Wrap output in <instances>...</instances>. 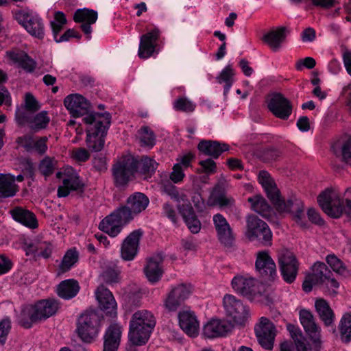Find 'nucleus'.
I'll return each instance as SVG.
<instances>
[{
  "instance_id": "f257e3e1",
  "label": "nucleus",
  "mask_w": 351,
  "mask_h": 351,
  "mask_svg": "<svg viewBox=\"0 0 351 351\" xmlns=\"http://www.w3.org/2000/svg\"><path fill=\"white\" fill-rule=\"evenodd\" d=\"M258 181L263 187L267 197L278 213L291 214L298 225L302 228L306 227V223L303 221L304 205L300 198L295 195H291L287 200L282 199L276 184L266 171L259 172Z\"/></svg>"
},
{
  "instance_id": "f03ea898",
  "label": "nucleus",
  "mask_w": 351,
  "mask_h": 351,
  "mask_svg": "<svg viewBox=\"0 0 351 351\" xmlns=\"http://www.w3.org/2000/svg\"><path fill=\"white\" fill-rule=\"evenodd\" d=\"M86 125V145L89 151L98 152L105 145V138L111 123L109 112H92L83 118Z\"/></svg>"
},
{
  "instance_id": "7ed1b4c3",
  "label": "nucleus",
  "mask_w": 351,
  "mask_h": 351,
  "mask_svg": "<svg viewBox=\"0 0 351 351\" xmlns=\"http://www.w3.org/2000/svg\"><path fill=\"white\" fill-rule=\"evenodd\" d=\"M317 202L323 211L333 218L345 213L351 219V188L346 189L343 199L335 190L328 188L318 195Z\"/></svg>"
},
{
  "instance_id": "20e7f679",
  "label": "nucleus",
  "mask_w": 351,
  "mask_h": 351,
  "mask_svg": "<svg viewBox=\"0 0 351 351\" xmlns=\"http://www.w3.org/2000/svg\"><path fill=\"white\" fill-rule=\"evenodd\" d=\"M58 308L59 302L51 298L40 300L34 304L27 305L19 315V324L24 328H30L33 324L54 315Z\"/></svg>"
},
{
  "instance_id": "39448f33",
  "label": "nucleus",
  "mask_w": 351,
  "mask_h": 351,
  "mask_svg": "<svg viewBox=\"0 0 351 351\" xmlns=\"http://www.w3.org/2000/svg\"><path fill=\"white\" fill-rule=\"evenodd\" d=\"M154 314L147 310L135 312L130 322L129 340L134 346L145 345L156 326Z\"/></svg>"
},
{
  "instance_id": "423d86ee",
  "label": "nucleus",
  "mask_w": 351,
  "mask_h": 351,
  "mask_svg": "<svg viewBox=\"0 0 351 351\" xmlns=\"http://www.w3.org/2000/svg\"><path fill=\"white\" fill-rule=\"evenodd\" d=\"M134 217L127 205L121 206L103 219L99 224V228L109 236L115 237Z\"/></svg>"
},
{
  "instance_id": "0eeeda50",
  "label": "nucleus",
  "mask_w": 351,
  "mask_h": 351,
  "mask_svg": "<svg viewBox=\"0 0 351 351\" xmlns=\"http://www.w3.org/2000/svg\"><path fill=\"white\" fill-rule=\"evenodd\" d=\"M100 322L101 316L97 311H86L77 319L76 330L79 337L84 342H92L99 333Z\"/></svg>"
},
{
  "instance_id": "6e6552de",
  "label": "nucleus",
  "mask_w": 351,
  "mask_h": 351,
  "mask_svg": "<svg viewBox=\"0 0 351 351\" xmlns=\"http://www.w3.org/2000/svg\"><path fill=\"white\" fill-rule=\"evenodd\" d=\"M245 236L251 241H258L264 246L271 245L272 233L266 222L255 215L246 217Z\"/></svg>"
},
{
  "instance_id": "1a4fd4ad",
  "label": "nucleus",
  "mask_w": 351,
  "mask_h": 351,
  "mask_svg": "<svg viewBox=\"0 0 351 351\" xmlns=\"http://www.w3.org/2000/svg\"><path fill=\"white\" fill-rule=\"evenodd\" d=\"M133 156H124L113 164L112 176L116 187H124L128 185L135 174Z\"/></svg>"
},
{
  "instance_id": "9d476101",
  "label": "nucleus",
  "mask_w": 351,
  "mask_h": 351,
  "mask_svg": "<svg viewBox=\"0 0 351 351\" xmlns=\"http://www.w3.org/2000/svg\"><path fill=\"white\" fill-rule=\"evenodd\" d=\"M280 271L287 283L295 281L299 268V263L295 255L287 250H282L278 254Z\"/></svg>"
},
{
  "instance_id": "9b49d317",
  "label": "nucleus",
  "mask_w": 351,
  "mask_h": 351,
  "mask_svg": "<svg viewBox=\"0 0 351 351\" xmlns=\"http://www.w3.org/2000/svg\"><path fill=\"white\" fill-rule=\"evenodd\" d=\"M254 332L261 346L268 350L274 348L276 329L274 324L267 317H262L254 326Z\"/></svg>"
},
{
  "instance_id": "f8f14e48",
  "label": "nucleus",
  "mask_w": 351,
  "mask_h": 351,
  "mask_svg": "<svg viewBox=\"0 0 351 351\" xmlns=\"http://www.w3.org/2000/svg\"><path fill=\"white\" fill-rule=\"evenodd\" d=\"M267 108L274 117L284 121L287 120L293 112L291 102L279 93H274L269 96Z\"/></svg>"
},
{
  "instance_id": "ddd939ff",
  "label": "nucleus",
  "mask_w": 351,
  "mask_h": 351,
  "mask_svg": "<svg viewBox=\"0 0 351 351\" xmlns=\"http://www.w3.org/2000/svg\"><path fill=\"white\" fill-rule=\"evenodd\" d=\"M299 316L304 330L313 342L314 351H322L323 347L321 341V329L315 323L313 314L308 310L302 309L300 311Z\"/></svg>"
},
{
  "instance_id": "4468645a",
  "label": "nucleus",
  "mask_w": 351,
  "mask_h": 351,
  "mask_svg": "<svg viewBox=\"0 0 351 351\" xmlns=\"http://www.w3.org/2000/svg\"><path fill=\"white\" fill-rule=\"evenodd\" d=\"M226 315L237 324H243L248 317V309L242 301L234 295L226 294L223 298Z\"/></svg>"
},
{
  "instance_id": "2eb2a0df",
  "label": "nucleus",
  "mask_w": 351,
  "mask_h": 351,
  "mask_svg": "<svg viewBox=\"0 0 351 351\" xmlns=\"http://www.w3.org/2000/svg\"><path fill=\"white\" fill-rule=\"evenodd\" d=\"M213 221L219 241L226 248H232L234 244L235 237L227 219L221 214L217 213L213 215Z\"/></svg>"
},
{
  "instance_id": "dca6fc26",
  "label": "nucleus",
  "mask_w": 351,
  "mask_h": 351,
  "mask_svg": "<svg viewBox=\"0 0 351 351\" xmlns=\"http://www.w3.org/2000/svg\"><path fill=\"white\" fill-rule=\"evenodd\" d=\"M255 269L258 276L265 280L273 281L277 276L276 263L267 251L256 254Z\"/></svg>"
},
{
  "instance_id": "f3484780",
  "label": "nucleus",
  "mask_w": 351,
  "mask_h": 351,
  "mask_svg": "<svg viewBox=\"0 0 351 351\" xmlns=\"http://www.w3.org/2000/svg\"><path fill=\"white\" fill-rule=\"evenodd\" d=\"M95 295L101 311L107 316L116 317L117 304L112 292L104 285H100L95 290Z\"/></svg>"
},
{
  "instance_id": "a211bd4d",
  "label": "nucleus",
  "mask_w": 351,
  "mask_h": 351,
  "mask_svg": "<svg viewBox=\"0 0 351 351\" xmlns=\"http://www.w3.org/2000/svg\"><path fill=\"white\" fill-rule=\"evenodd\" d=\"M160 36V29L158 27H154L141 36L138 51V55L141 58L147 59L155 53Z\"/></svg>"
},
{
  "instance_id": "6ab92c4d",
  "label": "nucleus",
  "mask_w": 351,
  "mask_h": 351,
  "mask_svg": "<svg viewBox=\"0 0 351 351\" xmlns=\"http://www.w3.org/2000/svg\"><path fill=\"white\" fill-rule=\"evenodd\" d=\"M143 234L141 229L134 230L123 241L121 247V256L123 259L132 261L136 257Z\"/></svg>"
},
{
  "instance_id": "aec40b11",
  "label": "nucleus",
  "mask_w": 351,
  "mask_h": 351,
  "mask_svg": "<svg viewBox=\"0 0 351 351\" xmlns=\"http://www.w3.org/2000/svg\"><path fill=\"white\" fill-rule=\"evenodd\" d=\"M19 23L33 36L38 38L44 37V25L42 19L31 12H23L18 15Z\"/></svg>"
},
{
  "instance_id": "412c9836",
  "label": "nucleus",
  "mask_w": 351,
  "mask_h": 351,
  "mask_svg": "<svg viewBox=\"0 0 351 351\" xmlns=\"http://www.w3.org/2000/svg\"><path fill=\"white\" fill-rule=\"evenodd\" d=\"M64 104L73 117H86L89 114L88 112L90 108V104L81 95L73 94L66 96Z\"/></svg>"
},
{
  "instance_id": "4be33fe9",
  "label": "nucleus",
  "mask_w": 351,
  "mask_h": 351,
  "mask_svg": "<svg viewBox=\"0 0 351 351\" xmlns=\"http://www.w3.org/2000/svg\"><path fill=\"white\" fill-rule=\"evenodd\" d=\"M191 289L184 284L175 287L165 300L164 305L169 311H176L189 296Z\"/></svg>"
},
{
  "instance_id": "5701e85b",
  "label": "nucleus",
  "mask_w": 351,
  "mask_h": 351,
  "mask_svg": "<svg viewBox=\"0 0 351 351\" xmlns=\"http://www.w3.org/2000/svg\"><path fill=\"white\" fill-rule=\"evenodd\" d=\"M97 11L88 8L77 9L73 14V20L76 23H82L80 27L88 39L92 32L91 25L97 19Z\"/></svg>"
},
{
  "instance_id": "b1692460",
  "label": "nucleus",
  "mask_w": 351,
  "mask_h": 351,
  "mask_svg": "<svg viewBox=\"0 0 351 351\" xmlns=\"http://www.w3.org/2000/svg\"><path fill=\"white\" fill-rule=\"evenodd\" d=\"M179 325L182 330L190 337L198 335L199 324L193 311L184 310L178 313Z\"/></svg>"
},
{
  "instance_id": "393cba45",
  "label": "nucleus",
  "mask_w": 351,
  "mask_h": 351,
  "mask_svg": "<svg viewBox=\"0 0 351 351\" xmlns=\"http://www.w3.org/2000/svg\"><path fill=\"white\" fill-rule=\"evenodd\" d=\"M231 329V325L226 320L213 319L203 328V335L210 339L223 337Z\"/></svg>"
},
{
  "instance_id": "a878e982",
  "label": "nucleus",
  "mask_w": 351,
  "mask_h": 351,
  "mask_svg": "<svg viewBox=\"0 0 351 351\" xmlns=\"http://www.w3.org/2000/svg\"><path fill=\"white\" fill-rule=\"evenodd\" d=\"M122 328L117 324L109 326L104 337L103 351H117L120 345Z\"/></svg>"
},
{
  "instance_id": "bb28decb",
  "label": "nucleus",
  "mask_w": 351,
  "mask_h": 351,
  "mask_svg": "<svg viewBox=\"0 0 351 351\" xmlns=\"http://www.w3.org/2000/svg\"><path fill=\"white\" fill-rule=\"evenodd\" d=\"M162 262L163 256L161 254H156L147 260L144 272L149 282L155 283L160 279L163 273L161 266Z\"/></svg>"
},
{
  "instance_id": "cd10ccee",
  "label": "nucleus",
  "mask_w": 351,
  "mask_h": 351,
  "mask_svg": "<svg viewBox=\"0 0 351 351\" xmlns=\"http://www.w3.org/2000/svg\"><path fill=\"white\" fill-rule=\"evenodd\" d=\"M197 148L204 154L216 159L223 152L228 151L230 146L226 143H221L216 141L202 140L199 143Z\"/></svg>"
},
{
  "instance_id": "c85d7f7f",
  "label": "nucleus",
  "mask_w": 351,
  "mask_h": 351,
  "mask_svg": "<svg viewBox=\"0 0 351 351\" xmlns=\"http://www.w3.org/2000/svg\"><path fill=\"white\" fill-rule=\"evenodd\" d=\"M233 289L245 296L253 295L256 293L255 280L243 276H236L232 280Z\"/></svg>"
},
{
  "instance_id": "c756f323",
  "label": "nucleus",
  "mask_w": 351,
  "mask_h": 351,
  "mask_svg": "<svg viewBox=\"0 0 351 351\" xmlns=\"http://www.w3.org/2000/svg\"><path fill=\"white\" fill-rule=\"evenodd\" d=\"M27 255H33L35 257L48 258L52 252V245L47 241L26 242L24 246Z\"/></svg>"
},
{
  "instance_id": "7c9ffc66",
  "label": "nucleus",
  "mask_w": 351,
  "mask_h": 351,
  "mask_svg": "<svg viewBox=\"0 0 351 351\" xmlns=\"http://www.w3.org/2000/svg\"><path fill=\"white\" fill-rule=\"evenodd\" d=\"M84 184L79 176H69L62 180V185L58 188V196L59 197H67L70 191H78L83 193Z\"/></svg>"
},
{
  "instance_id": "2f4dec72",
  "label": "nucleus",
  "mask_w": 351,
  "mask_h": 351,
  "mask_svg": "<svg viewBox=\"0 0 351 351\" xmlns=\"http://www.w3.org/2000/svg\"><path fill=\"white\" fill-rule=\"evenodd\" d=\"M127 206L135 216L145 210L149 204V197L141 192H134L126 200Z\"/></svg>"
},
{
  "instance_id": "473e14b6",
  "label": "nucleus",
  "mask_w": 351,
  "mask_h": 351,
  "mask_svg": "<svg viewBox=\"0 0 351 351\" xmlns=\"http://www.w3.org/2000/svg\"><path fill=\"white\" fill-rule=\"evenodd\" d=\"M134 162L135 173L143 175L145 178L152 176L158 165L154 159L146 156H143L138 159L134 157Z\"/></svg>"
},
{
  "instance_id": "72a5a7b5",
  "label": "nucleus",
  "mask_w": 351,
  "mask_h": 351,
  "mask_svg": "<svg viewBox=\"0 0 351 351\" xmlns=\"http://www.w3.org/2000/svg\"><path fill=\"white\" fill-rule=\"evenodd\" d=\"M12 218L21 224L29 228H36L38 227V221L35 215L21 207H16L10 210Z\"/></svg>"
},
{
  "instance_id": "f704fd0d",
  "label": "nucleus",
  "mask_w": 351,
  "mask_h": 351,
  "mask_svg": "<svg viewBox=\"0 0 351 351\" xmlns=\"http://www.w3.org/2000/svg\"><path fill=\"white\" fill-rule=\"evenodd\" d=\"M6 54L11 60L17 63L27 73H32L36 67V62L25 52L9 51Z\"/></svg>"
},
{
  "instance_id": "c9c22d12",
  "label": "nucleus",
  "mask_w": 351,
  "mask_h": 351,
  "mask_svg": "<svg viewBox=\"0 0 351 351\" xmlns=\"http://www.w3.org/2000/svg\"><path fill=\"white\" fill-rule=\"evenodd\" d=\"M80 287L75 279H67L62 281L57 287V294L64 300H71L79 293Z\"/></svg>"
},
{
  "instance_id": "e433bc0d",
  "label": "nucleus",
  "mask_w": 351,
  "mask_h": 351,
  "mask_svg": "<svg viewBox=\"0 0 351 351\" xmlns=\"http://www.w3.org/2000/svg\"><path fill=\"white\" fill-rule=\"evenodd\" d=\"M287 29L285 27H279L275 30H271L265 34L263 40L267 43L274 51H277L282 43L286 38Z\"/></svg>"
},
{
  "instance_id": "4c0bfd02",
  "label": "nucleus",
  "mask_w": 351,
  "mask_h": 351,
  "mask_svg": "<svg viewBox=\"0 0 351 351\" xmlns=\"http://www.w3.org/2000/svg\"><path fill=\"white\" fill-rule=\"evenodd\" d=\"M247 201L251 204V208L265 219L271 216L272 208L267 200L261 195L250 197Z\"/></svg>"
},
{
  "instance_id": "58836bf2",
  "label": "nucleus",
  "mask_w": 351,
  "mask_h": 351,
  "mask_svg": "<svg viewBox=\"0 0 351 351\" xmlns=\"http://www.w3.org/2000/svg\"><path fill=\"white\" fill-rule=\"evenodd\" d=\"M315 306L320 319L326 326H330L334 322L335 314L328 303L324 299H318Z\"/></svg>"
},
{
  "instance_id": "ea45409f",
  "label": "nucleus",
  "mask_w": 351,
  "mask_h": 351,
  "mask_svg": "<svg viewBox=\"0 0 351 351\" xmlns=\"http://www.w3.org/2000/svg\"><path fill=\"white\" fill-rule=\"evenodd\" d=\"M17 191L13 178L0 174V199L13 197Z\"/></svg>"
},
{
  "instance_id": "a19ab883",
  "label": "nucleus",
  "mask_w": 351,
  "mask_h": 351,
  "mask_svg": "<svg viewBox=\"0 0 351 351\" xmlns=\"http://www.w3.org/2000/svg\"><path fill=\"white\" fill-rule=\"evenodd\" d=\"M313 273L310 275L319 285H322L326 282L330 276H332V271L328 268L326 264L322 262H316L313 265Z\"/></svg>"
},
{
  "instance_id": "79ce46f5",
  "label": "nucleus",
  "mask_w": 351,
  "mask_h": 351,
  "mask_svg": "<svg viewBox=\"0 0 351 351\" xmlns=\"http://www.w3.org/2000/svg\"><path fill=\"white\" fill-rule=\"evenodd\" d=\"M339 330L342 341L348 343L351 341V313L343 315L339 324Z\"/></svg>"
},
{
  "instance_id": "37998d69",
  "label": "nucleus",
  "mask_w": 351,
  "mask_h": 351,
  "mask_svg": "<svg viewBox=\"0 0 351 351\" xmlns=\"http://www.w3.org/2000/svg\"><path fill=\"white\" fill-rule=\"evenodd\" d=\"M334 153L347 165L351 166V136L342 142L337 149L333 147Z\"/></svg>"
},
{
  "instance_id": "c03bdc74",
  "label": "nucleus",
  "mask_w": 351,
  "mask_h": 351,
  "mask_svg": "<svg viewBox=\"0 0 351 351\" xmlns=\"http://www.w3.org/2000/svg\"><path fill=\"white\" fill-rule=\"evenodd\" d=\"M234 75V69L232 66L227 65L221 72L220 75L217 77V80L219 84L225 83L224 85V95H226L233 83V76Z\"/></svg>"
},
{
  "instance_id": "a18cd8bd",
  "label": "nucleus",
  "mask_w": 351,
  "mask_h": 351,
  "mask_svg": "<svg viewBox=\"0 0 351 351\" xmlns=\"http://www.w3.org/2000/svg\"><path fill=\"white\" fill-rule=\"evenodd\" d=\"M79 255L75 249L69 250L62 260L60 265V270L64 273L71 269V268L78 261Z\"/></svg>"
},
{
  "instance_id": "49530a36",
  "label": "nucleus",
  "mask_w": 351,
  "mask_h": 351,
  "mask_svg": "<svg viewBox=\"0 0 351 351\" xmlns=\"http://www.w3.org/2000/svg\"><path fill=\"white\" fill-rule=\"evenodd\" d=\"M50 121V117L47 111H41L39 113L33 115L30 128L34 131H38L45 129Z\"/></svg>"
},
{
  "instance_id": "de8ad7c7",
  "label": "nucleus",
  "mask_w": 351,
  "mask_h": 351,
  "mask_svg": "<svg viewBox=\"0 0 351 351\" xmlns=\"http://www.w3.org/2000/svg\"><path fill=\"white\" fill-rule=\"evenodd\" d=\"M141 146L153 147L156 144V136L148 126L142 127L139 131Z\"/></svg>"
},
{
  "instance_id": "09e8293b",
  "label": "nucleus",
  "mask_w": 351,
  "mask_h": 351,
  "mask_svg": "<svg viewBox=\"0 0 351 351\" xmlns=\"http://www.w3.org/2000/svg\"><path fill=\"white\" fill-rule=\"evenodd\" d=\"M57 160L50 156H45L38 165V170L45 177L52 175L56 168Z\"/></svg>"
},
{
  "instance_id": "8fccbe9b",
  "label": "nucleus",
  "mask_w": 351,
  "mask_h": 351,
  "mask_svg": "<svg viewBox=\"0 0 351 351\" xmlns=\"http://www.w3.org/2000/svg\"><path fill=\"white\" fill-rule=\"evenodd\" d=\"M256 156L264 162H272L279 158L280 152L277 149L269 147L258 150Z\"/></svg>"
},
{
  "instance_id": "3c124183",
  "label": "nucleus",
  "mask_w": 351,
  "mask_h": 351,
  "mask_svg": "<svg viewBox=\"0 0 351 351\" xmlns=\"http://www.w3.org/2000/svg\"><path fill=\"white\" fill-rule=\"evenodd\" d=\"M163 191L174 201L180 203L187 201V196L171 183L166 184L162 187Z\"/></svg>"
},
{
  "instance_id": "603ef678",
  "label": "nucleus",
  "mask_w": 351,
  "mask_h": 351,
  "mask_svg": "<svg viewBox=\"0 0 351 351\" xmlns=\"http://www.w3.org/2000/svg\"><path fill=\"white\" fill-rule=\"evenodd\" d=\"M195 104L186 97H179L173 102V108L176 111L192 112L195 108Z\"/></svg>"
},
{
  "instance_id": "864d4df0",
  "label": "nucleus",
  "mask_w": 351,
  "mask_h": 351,
  "mask_svg": "<svg viewBox=\"0 0 351 351\" xmlns=\"http://www.w3.org/2000/svg\"><path fill=\"white\" fill-rule=\"evenodd\" d=\"M120 271L117 267H107L101 274L102 280L107 284L117 283L119 281Z\"/></svg>"
},
{
  "instance_id": "5fc2aeb1",
  "label": "nucleus",
  "mask_w": 351,
  "mask_h": 351,
  "mask_svg": "<svg viewBox=\"0 0 351 351\" xmlns=\"http://www.w3.org/2000/svg\"><path fill=\"white\" fill-rule=\"evenodd\" d=\"M326 262L334 271L340 274L345 275L347 269L342 261L334 254H329L326 256Z\"/></svg>"
},
{
  "instance_id": "6e6d98bb",
  "label": "nucleus",
  "mask_w": 351,
  "mask_h": 351,
  "mask_svg": "<svg viewBox=\"0 0 351 351\" xmlns=\"http://www.w3.org/2000/svg\"><path fill=\"white\" fill-rule=\"evenodd\" d=\"M33 112L25 109H17L15 114V119L19 125L27 124L30 127Z\"/></svg>"
},
{
  "instance_id": "4d7b16f0",
  "label": "nucleus",
  "mask_w": 351,
  "mask_h": 351,
  "mask_svg": "<svg viewBox=\"0 0 351 351\" xmlns=\"http://www.w3.org/2000/svg\"><path fill=\"white\" fill-rule=\"evenodd\" d=\"M11 328L12 322L9 317H5L0 321V343L1 345L5 344Z\"/></svg>"
},
{
  "instance_id": "13d9d810",
  "label": "nucleus",
  "mask_w": 351,
  "mask_h": 351,
  "mask_svg": "<svg viewBox=\"0 0 351 351\" xmlns=\"http://www.w3.org/2000/svg\"><path fill=\"white\" fill-rule=\"evenodd\" d=\"M178 210L182 215L184 221L196 216L195 213L188 199L187 201L183 202L182 204L178 205Z\"/></svg>"
},
{
  "instance_id": "bf43d9fd",
  "label": "nucleus",
  "mask_w": 351,
  "mask_h": 351,
  "mask_svg": "<svg viewBox=\"0 0 351 351\" xmlns=\"http://www.w3.org/2000/svg\"><path fill=\"white\" fill-rule=\"evenodd\" d=\"M90 157L88 149L83 147L75 148L71 152V158L79 162H86Z\"/></svg>"
},
{
  "instance_id": "052dcab7",
  "label": "nucleus",
  "mask_w": 351,
  "mask_h": 351,
  "mask_svg": "<svg viewBox=\"0 0 351 351\" xmlns=\"http://www.w3.org/2000/svg\"><path fill=\"white\" fill-rule=\"evenodd\" d=\"M34 138L31 135H24L16 138V143L23 147L26 152H31L34 150Z\"/></svg>"
},
{
  "instance_id": "680f3d73",
  "label": "nucleus",
  "mask_w": 351,
  "mask_h": 351,
  "mask_svg": "<svg viewBox=\"0 0 351 351\" xmlns=\"http://www.w3.org/2000/svg\"><path fill=\"white\" fill-rule=\"evenodd\" d=\"M93 166L94 169L100 172H105L108 169L107 159L105 156L98 154L93 160Z\"/></svg>"
},
{
  "instance_id": "e2e57ef3",
  "label": "nucleus",
  "mask_w": 351,
  "mask_h": 351,
  "mask_svg": "<svg viewBox=\"0 0 351 351\" xmlns=\"http://www.w3.org/2000/svg\"><path fill=\"white\" fill-rule=\"evenodd\" d=\"M25 108L31 112H36L40 108L36 98L29 93H26L25 96Z\"/></svg>"
},
{
  "instance_id": "0e129e2a",
  "label": "nucleus",
  "mask_w": 351,
  "mask_h": 351,
  "mask_svg": "<svg viewBox=\"0 0 351 351\" xmlns=\"http://www.w3.org/2000/svg\"><path fill=\"white\" fill-rule=\"evenodd\" d=\"M185 175L183 172L180 164H175L173 167L172 172L170 174V179L174 183H178L182 181Z\"/></svg>"
},
{
  "instance_id": "69168bd1",
  "label": "nucleus",
  "mask_w": 351,
  "mask_h": 351,
  "mask_svg": "<svg viewBox=\"0 0 351 351\" xmlns=\"http://www.w3.org/2000/svg\"><path fill=\"white\" fill-rule=\"evenodd\" d=\"M287 330L290 332V335L293 339L295 346H298V343H303L304 342L303 340L302 335L299 328L295 327L293 324H288L287 325Z\"/></svg>"
},
{
  "instance_id": "338daca9",
  "label": "nucleus",
  "mask_w": 351,
  "mask_h": 351,
  "mask_svg": "<svg viewBox=\"0 0 351 351\" xmlns=\"http://www.w3.org/2000/svg\"><path fill=\"white\" fill-rule=\"evenodd\" d=\"M199 165L202 167L206 173L211 174L217 171L216 163L210 158L199 161Z\"/></svg>"
},
{
  "instance_id": "774afa93",
  "label": "nucleus",
  "mask_w": 351,
  "mask_h": 351,
  "mask_svg": "<svg viewBox=\"0 0 351 351\" xmlns=\"http://www.w3.org/2000/svg\"><path fill=\"white\" fill-rule=\"evenodd\" d=\"M300 36L304 43H311L315 40L316 32L312 27H307L301 32Z\"/></svg>"
}]
</instances>
